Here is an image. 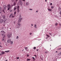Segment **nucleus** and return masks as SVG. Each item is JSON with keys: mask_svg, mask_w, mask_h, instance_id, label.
<instances>
[{"mask_svg": "<svg viewBox=\"0 0 61 61\" xmlns=\"http://www.w3.org/2000/svg\"><path fill=\"white\" fill-rule=\"evenodd\" d=\"M5 33L4 31L2 30L0 32V35L1 36H5V34H5Z\"/></svg>", "mask_w": 61, "mask_h": 61, "instance_id": "obj_1", "label": "nucleus"}, {"mask_svg": "<svg viewBox=\"0 0 61 61\" xmlns=\"http://www.w3.org/2000/svg\"><path fill=\"white\" fill-rule=\"evenodd\" d=\"M17 25H17L15 27H16V28H19L20 27L21 24L19 23H18L17 24Z\"/></svg>", "mask_w": 61, "mask_h": 61, "instance_id": "obj_2", "label": "nucleus"}, {"mask_svg": "<svg viewBox=\"0 0 61 61\" xmlns=\"http://www.w3.org/2000/svg\"><path fill=\"white\" fill-rule=\"evenodd\" d=\"M6 21V20L5 19L4 20H3V19H1L0 20V24H1V23H2L3 22H4V23H5V21Z\"/></svg>", "mask_w": 61, "mask_h": 61, "instance_id": "obj_3", "label": "nucleus"}, {"mask_svg": "<svg viewBox=\"0 0 61 61\" xmlns=\"http://www.w3.org/2000/svg\"><path fill=\"white\" fill-rule=\"evenodd\" d=\"M8 7V10H9L10 9H11V6H10V4H9L7 5Z\"/></svg>", "mask_w": 61, "mask_h": 61, "instance_id": "obj_4", "label": "nucleus"}, {"mask_svg": "<svg viewBox=\"0 0 61 61\" xmlns=\"http://www.w3.org/2000/svg\"><path fill=\"white\" fill-rule=\"evenodd\" d=\"M12 36V34L11 33H10L9 34H8L7 35L8 37V38H10L11 36Z\"/></svg>", "mask_w": 61, "mask_h": 61, "instance_id": "obj_5", "label": "nucleus"}, {"mask_svg": "<svg viewBox=\"0 0 61 61\" xmlns=\"http://www.w3.org/2000/svg\"><path fill=\"white\" fill-rule=\"evenodd\" d=\"M17 7V12H19V11H20L19 9V6H18Z\"/></svg>", "mask_w": 61, "mask_h": 61, "instance_id": "obj_6", "label": "nucleus"}, {"mask_svg": "<svg viewBox=\"0 0 61 61\" xmlns=\"http://www.w3.org/2000/svg\"><path fill=\"white\" fill-rule=\"evenodd\" d=\"M6 7L5 5H4L3 6V7H2V9H3V10H5V9L6 8Z\"/></svg>", "mask_w": 61, "mask_h": 61, "instance_id": "obj_7", "label": "nucleus"}, {"mask_svg": "<svg viewBox=\"0 0 61 61\" xmlns=\"http://www.w3.org/2000/svg\"><path fill=\"white\" fill-rule=\"evenodd\" d=\"M22 19V18H20V19L19 18V20L18 21V23H20V22Z\"/></svg>", "mask_w": 61, "mask_h": 61, "instance_id": "obj_8", "label": "nucleus"}, {"mask_svg": "<svg viewBox=\"0 0 61 61\" xmlns=\"http://www.w3.org/2000/svg\"><path fill=\"white\" fill-rule=\"evenodd\" d=\"M7 41L8 43H9L10 42H11V39H8V40Z\"/></svg>", "mask_w": 61, "mask_h": 61, "instance_id": "obj_9", "label": "nucleus"}, {"mask_svg": "<svg viewBox=\"0 0 61 61\" xmlns=\"http://www.w3.org/2000/svg\"><path fill=\"white\" fill-rule=\"evenodd\" d=\"M17 3V2H14V3L13 5V6H15V5L16 4V3Z\"/></svg>", "mask_w": 61, "mask_h": 61, "instance_id": "obj_10", "label": "nucleus"}, {"mask_svg": "<svg viewBox=\"0 0 61 61\" xmlns=\"http://www.w3.org/2000/svg\"><path fill=\"white\" fill-rule=\"evenodd\" d=\"M3 36V38L2 39V41H4L5 40V38H5V36Z\"/></svg>", "mask_w": 61, "mask_h": 61, "instance_id": "obj_11", "label": "nucleus"}, {"mask_svg": "<svg viewBox=\"0 0 61 61\" xmlns=\"http://www.w3.org/2000/svg\"><path fill=\"white\" fill-rule=\"evenodd\" d=\"M48 11H50V12H51V11H52V9H49V8L48 9Z\"/></svg>", "mask_w": 61, "mask_h": 61, "instance_id": "obj_12", "label": "nucleus"}, {"mask_svg": "<svg viewBox=\"0 0 61 61\" xmlns=\"http://www.w3.org/2000/svg\"><path fill=\"white\" fill-rule=\"evenodd\" d=\"M61 9V8L60 7H59L58 8V11H60V10Z\"/></svg>", "mask_w": 61, "mask_h": 61, "instance_id": "obj_13", "label": "nucleus"}, {"mask_svg": "<svg viewBox=\"0 0 61 61\" xmlns=\"http://www.w3.org/2000/svg\"><path fill=\"white\" fill-rule=\"evenodd\" d=\"M13 15V14H11L10 16V18H11L12 17V16Z\"/></svg>", "mask_w": 61, "mask_h": 61, "instance_id": "obj_14", "label": "nucleus"}, {"mask_svg": "<svg viewBox=\"0 0 61 61\" xmlns=\"http://www.w3.org/2000/svg\"><path fill=\"white\" fill-rule=\"evenodd\" d=\"M2 17L3 19H5V15H4L2 16Z\"/></svg>", "mask_w": 61, "mask_h": 61, "instance_id": "obj_15", "label": "nucleus"}, {"mask_svg": "<svg viewBox=\"0 0 61 61\" xmlns=\"http://www.w3.org/2000/svg\"><path fill=\"white\" fill-rule=\"evenodd\" d=\"M1 53L2 55H3V54H5V52H1Z\"/></svg>", "mask_w": 61, "mask_h": 61, "instance_id": "obj_16", "label": "nucleus"}, {"mask_svg": "<svg viewBox=\"0 0 61 61\" xmlns=\"http://www.w3.org/2000/svg\"><path fill=\"white\" fill-rule=\"evenodd\" d=\"M25 50H27V49H28V48H27V47H25Z\"/></svg>", "mask_w": 61, "mask_h": 61, "instance_id": "obj_17", "label": "nucleus"}, {"mask_svg": "<svg viewBox=\"0 0 61 61\" xmlns=\"http://www.w3.org/2000/svg\"><path fill=\"white\" fill-rule=\"evenodd\" d=\"M55 26H57V25H58V24L57 22H56V23L55 24Z\"/></svg>", "mask_w": 61, "mask_h": 61, "instance_id": "obj_18", "label": "nucleus"}, {"mask_svg": "<svg viewBox=\"0 0 61 61\" xmlns=\"http://www.w3.org/2000/svg\"><path fill=\"white\" fill-rule=\"evenodd\" d=\"M13 41H11L10 42V44L11 45H12L13 44Z\"/></svg>", "mask_w": 61, "mask_h": 61, "instance_id": "obj_19", "label": "nucleus"}, {"mask_svg": "<svg viewBox=\"0 0 61 61\" xmlns=\"http://www.w3.org/2000/svg\"><path fill=\"white\" fill-rule=\"evenodd\" d=\"M32 58H33V59L34 60H36L35 59V57H32Z\"/></svg>", "mask_w": 61, "mask_h": 61, "instance_id": "obj_20", "label": "nucleus"}, {"mask_svg": "<svg viewBox=\"0 0 61 61\" xmlns=\"http://www.w3.org/2000/svg\"><path fill=\"white\" fill-rule=\"evenodd\" d=\"M45 53H49V52L48 51H46L45 52Z\"/></svg>", "mask_w": 61, "mask_h": 61, "instance_id": "obj_21", "label": "nucleus"}, {"mask_svg": "<svg viewBox=\"0 0 61 61\" xmlns=\"http://www.w3.org/2000/svg\"><path fill=\"white\" fill-rule=\"evenodd\" d=\"M34 27H35V28H36V25H34Z\"/></svg>", "mask_w": 61, "mask_h": 61, "instance_id": "obj_22", "label": "nucleus"}, {"mask_svg": "<svg viewBox=\"0 0 61 61\" xmlns=\"http://www.w3.org/2000/svg\"><path fill=\"white\" fill-rule=\"evenodd\" d=\"M17 8H15V7L14 8V10H16V9Z\"/></svg>", "mask_w": 61, "mask_h": 61, "instance_id": "obj_23", "label": "nucleus"}, {"mask_svg": "<svg viewBox=\"0 0 61 61\" xmlns=\"http://www.w3.org/2000/svg\"><path fill=\"white\" fill-rule=\"evenodd\" d=\"M9 51H5V52H9Z\"/></svg>", "mask_w": 61, "mask_h": 61, "instance_id": "obj_24", "label": "nucleus"}, {"mask_svg": "<svg viewBox=\"0 0 61 61\" xmlns=\"http://www.w3.org/2000/svg\"><path fill=\"white\" fill-rule=\"evenodd\" d=\"M26 5H28V2H27L26 3Z\"/></svg>", "mask_w": 61, "mask_h": 61, "instance_id": "obj_25", "label": "nucleus"}, {"mask_svg": "<svg viewBox=\"0 0 61 61\" xmlns=\"http://www.w3.org/2000/svg\"><path fill=\"white\" fill-rule=\"evenodd\" d=\"M46 36H47V37H50V36H48V35H46Z\"/></svg>", "mask_w": 61, "mask_h": 61, "instance_id": "obj_26", "label": "nucleus"}, {"mask_svg": "<svg viewBox=\"0 0 61 61\" xmlns=\"http://www.w3.org/2000/svg\"><path fill=\"white\" fill-rule=\"evenodd\" d=\"M54 6H51V9H52L53 8H54Z\"/></svg>", "mask_w": 61, "mask_h": 61, "instance_id": "obj_27", "label": "nucleus"}, {"mask_svg": "<svg viewBox=\"0 0 61 61\" xmlns=\"http://www.w3.org/2000/svg\"><path fill=\"white\" fill-rule=\"evenodd\" d=\"M33 49H34V50H35V49H36V47H34V48H33Z\"/></svg>", "mask_w": 61, "mask_h": 61, "instance_id": "obj_28", "label": "nucleus"}, {"mask_svg": "<svg viewBox=\"0 0 61 61\" xmlns=\"http://www.w3.org/2000/svg\"><path fill=\"white\" fill-rule=\"evenodd\" d=\"M30 59H27V61H30Z\"/></svg>", "mask_w": 61, "mask_h": 61, "instance_id": "obj_29", "label": "nucleus"}, {"mask_svg": "<svg viewBox=\"0 0 61 61\" xmlns=\"http://www.w3.org/2000/svg\"><path fill=\"white\" fill-rule=\"evenodd\" d=\"M20 5H23V3H20Z\"/></svg>", "mask_w": 61, "mask_h": 61, "instance_id": "obj_30", "label": "nucleus"}, {"mask_svg": "<svg viewBox=\"0 0 61 61\" xmlns=\"http://www.w3.org/2000/svg\"><path fill=\"white\" fill-rule=\"evenodd\" d=\"M2 11L4 13H5V11L4 10H2Z\"/></svg>", "mask_w": 61, "mask_h": 61, "instance_id": "obj_31", "label": "nucleus"}, {"mask_svg": "<svg viewBox=\"0 0 61 61\" xmlns=\"http://www.w3.org/2000/svg\"><path fill=\"white\" fill-rule=\"evenodd\" d=\"M49 34H50V36H52V34H51V33H49Z\"/></svg>", "mask_w": 61, "mask_h": 61, "instance_id": "obj_32", "label": "nucleus"}, {"mask_svg": "<svg viewBox=\"0 0 61 61\" xmlns=\"http://www.w3.org/2000/svg\"><path fill=\"white\" fill-rule=\"evenodd\" d=\"M21 17V15H20V18H19L20 19V18Z\"/></svg>", "mask_w": 61, "mask_h": 61, "instance_id": "obj_33", "label": "nucleus"}, {"mask_svg": "<svg viewBox=\"0 0 61 61\" xmlns=\"http://www.w3.org/2000/svg\"><path fill=\"white\" fill-rule=\"evenodd\" d=\"M16 58H17V59H19V57H17Z\"/></svg>", "mask_w": 61, "mask_h": 61, "instance_id": "obj_34", "label": "nucleus"}, {"mask_svg": "<svg viewBox=\"0 0 61 61\" xmlns=\"http://www.w3.org/2000/svg\"><path fill=\"white\" fill-rule=\"evenodd\" d=\"M27 56H28V57L29 56V55L28 54H27Z\"/></svg>", "mask_w": 61, "mask_h": 61, "instance_id": "obj_35", "label": "nucleus"}, {"mask_svg": "<svg viewBox=\"0 0 61 61\" xmlns=\"http://www.w3.org/2000/svg\"><path fill=\"white\" fill-rule=\"evenodd\" d=\"M2 13V11H1V10H0V14H1Z\"/></svg>", "mask_w": 61, "mask_h": 61, "instance_id": "obj_36", "label": "nucleus"}, {"mask_svg": "<svg viewBox=\"0 0 61 61\" xmlns=\"http://www.w3.org/2000/svg\"><path fill=\"white\" fill-rule=\"evenodd\" d=\"M10 12H12V10H10Z\"/></svg>", "mask_w": 61, "mask_h": 61, "instance_id": "obj_37", "label": "nucleus"}, {"mask_svg": "<svg viewBox=\"0 0 61 61\" xmlns=\"http://www.w3.org/2000/svg\"><path fill=\"white\" fill-rule=\"evenodd\" d=\"M16 13V11L15 12H14V15H15Z\"/></svg>", "mask_w": 61, "mask_h": 61, "instance_id": "obj_38", "label": "nucleus"}, {"mask_svg": "<svg viewBox=\"0 0 61 61\" xmlns=\"http://www.w3.org/2000/svg\"><path fill=\"white\" fill-rule=\"evenodd\" d=\"M18 38H19L18 36H17L16 37L17 39H18Z\"/></svg>", "mask_w": 61, "mask_h": 61, "instance_id": "obj_39", "label": "nucleus"}, {"mask_svg": "<svg viewBox=\"0 0 61 61\" xmlns=\"http://www.w3.org/2000/svg\"><path fill=\"white\" fill-rule=\"evenodd\" d=\"M32 33H30V35H32Z\"/></svg>", "mask_w": 61, "mask_h": 61, "instance_id": "obj_40", "label": "nucleus"}, {"mask_svg": "<svg viewBox=\"0 0 61 61\" xmlns=\"http://www.w3.org/2000/svg\"><path fill=\"white\" fill-rule=\"evenodd\" d=\"M52 5V3H51L50 4V5Z\"/></svg>", "mask_w": 61, "mask_h": 61, "instance_id": "obj_41", "label": "nucleus"}, {"mask_svg": "<svg viewBox=\"0 0 61 61\" xmlns=\"http://www.w3.org/2000/svg\"><path fill=\"white\" fill-rule=\"evenodd\" d=\"M60 15H61V11L60 12Z\"/></svg>", "mask_w": 61, "mask_h": 61, "instance_id": "obj_42", "label": "nucleus"}, {"mask_svg": "<svg viewBox=\"0 0 61 61\" xmlns=\"http://www.w3.org/2000/svg\"><path fill=\"white\" fill-rule=\"evenodd\" d=\"M14 16L13 15L12 16V17H14Z\"/></svg>", "mask_w": 61, "mask_h": 61, "instance_id": "obj_43", "label": "nucleus"}, {"mask_svg": "<svg viewBox=\"0 0 61 61\" xmlns=\"http://www.w3.org/2000/svg\"><path fill=\"white\" fill-rule=\"evenodd\" d=\"M0 9H2V8L1 7H0Z\"/></svg>", "mask_w": 61, "mask_h": 61, "instance_id": "obj_44", "label": "nucleus"}, {"mask_svg": "<svg viewBox=\"0 0 61 61\" xmlns=\"http://www.w3.org/2000/svg\"><path fill=\"white\" fill-rule=\"evenodd\" d=\"M34 56H35L36 57L37 56L36 55H34Z\"/></svg>", "mask_w": 61, "mask_h": 61, "instance_id": "obj_45", "label": "nucleus"}, {"mask_svg": "<svg viewBox=\"0 0 61 61\" xmlns=\"http://www.w3.org/2000/svg\"><path fill=\"white\" fill-rule=\"evenodd\" d=\"M59 25H61V23H59Z\"/></svg>", "mask_w": 61, "mask_h": 61, "instance_id": "obj_46", "label": "nucleus"}, {"mask_svg": "<svg viewBox=\"0 0 61 61\" xmlns=\"http://www.w3.org/2000/svg\"><path fill=\"white\" fill-rule=\"evenodd\" d=\"M37 51H38V49H37L36 50Z\"/></svg>", "mask_w": 61, "mask_h": 61, "instance_id": "obj_47", "label": "nucleus"}, {"mask_svg": "<svg viewBox=\"0 0 61 61\" xmlns=\"http://www.w3.org/2000/svg\"><path fill=\"white\" fill-rule=\"evenodd\" d=\"M22 0L23 1H24V2L25 1V0Z\"/></svg>", "mask_w": 61, "mask_h": 61, "instance_id": "obj_48", "label": "nucleus"}, {"mask_svg": "<svg viewBox=\"0 0 61 61\" xmlns=\"http://www.w3.org/2000/svg\"><path fill=\"white\" fill-rule=\"evenodd\" d=\"M15 1L16 2H17V1H18V0H15Z\"/></svg>", "mask_w": 61, "mask_h": 61, "instance_id": "obj_49", "label": "nucleus"}, {"mask_svg": "<svg viewBox=\"0 0 61 61\" xmlns=\"http://www.w3.org/2000/svg\"><path fill=\"white\" fill-rule=\"evenodd\" d=\"M60 49H61V48H59V49H58V50H60Z\"/></svg>", "mask_w": 61, "mask_h": 61, "instance_id": "obj_50", "label": "nucleus"}, {"mask_svg": "<svg viewBox=\"0 0 61 61\" xmlns=\"http://www.w3.org/2000/svg\"><path fill=\"white\" fill-rule=\"evenodd\" d=\"M31 26H33V24H31Z\"/></svg>", "mask_w": 61, "mask_h": 61, "instance_id": "obj_51", "label": "nucleus"}, {"mask_svg": "<svg viewBox=\"0 0 61 61\" xmlns=\"http://www.w3.org/2000/svg\"><path fill=\"white\" fill-rule=\"evenodd\" d=\"M29 10H32V9H30Z\"/></svg>", "mask_w": 61, "mask_h": 61, "instance_id": "obj_52", "label": "nucleus"}, {"mask_svg": "<svg viewBox=\"0 0 61 61\" xmlns=\"http://www.w3.org/2000/svg\"><path fill=\"white\" fill-rule=\"evenodd\" d=\"M0 47H1V48L2 47V46L0 45Z\"/></svg>", "mask_w": 61, "mask_h": 61, "instance_id": "obj_53", "label": "nucleus"}, {"mask_svg": "<svg viewBox=\"0 0 61 61\" xmlns=\"http://www.w3.org/2000/svg\"><path fill=\"white\" fill-rule=\"evenodd\" d=\"M3 26H5V25H3Z\"/></svg>", "mask_w": 61, "mask_h": 61, "instance_id": "obj_54", "label": "nucleus"}, {"mask_svg": "<svg viewBox=\"0 0 61 61\" xmlns=\"http://www.w3.org/2000/svg\"><path fill=\"white\" fill-rule=\"evenodd\" d=\"M13 5H11V6L12 7V6H13Z\"/></svg>", "mask_w": 61, "mask_h": 61, "instance_id": "obj_55", "label": "nucleus"}, {"mask_svg": "<svg viewBox=\"0 0 61 61\" xmlns=\"http://www.w3.org/2000/svg\"><path fill=\"white\" fill-rule=\"evenodd\" d=\"M46 39H47V38H48V37H46Z\"/></svg>", "mask_w": 61, "mask_h": 61, "instance_id": "obj_56", "label": "nucleus"}, {"mask_svg": "<svg viewBox=\"0 0 61 61\" xmlns=\"http://www.w3.org/2000/svg\"><path fill=\"white\" fill-rule=\"evenodd\" d=\"M36 12H38V11H37H37H36Z\"/></svg>", "mask_w": 61, "mask_h": 61, "instance_id": "obj_57", "label": "nucleus"}, {"mask_svg": "<svg viewBox=\"0 0 61 61\" xmlns=\"http://www.w3.org/2000/svg\"><path fill=\"white\" fill-rule=\"evenodd\" d=\"M24 50H22V51H24Z\"/></svg>", "mask_w": 61, "mask_h": 61, "instance_id": "obj_58", "label": "nucleus"}, {"mask_svg": "<svg viewBox=\"0 0 61 61\" xmlns=\"http://www.w3.org/2000/svg\"><path fill=\"white\" fill-rule=\"evenodd\" d=\"M57 52V51H56V52Z\"/></svg>", "mask_w": 61, "mask_h": 61, "instance_id": "obj_59", "label": "nucleus"}, {"mask_svg": "<svg viewBox=\"0 0 61 61\" xmlns=\"http://www.w3.org/2000/svg\"><path fill=\"white\" fill-rule=\"evenodd\" d=\"M45 2H46V0H45Z\"/></svg>", "mask_w": 61, "mask_h": 61, "instance_id": "obj_60", "label": "nucleus"}, {"mask_svg": "<svg viewBox=\"0 0 61 61\" xmlns=\"http://www.w3.org/2000/svg\"><path fill=\"white\" fill-rule=\"evenodd\" d=\"M1 53H0V55H1Z\"/></svg>", "mask_w": 61, "mask_h": 61, "instance_id": "obj_61", "label": "nucleus"}, {"mask_svg": "<svg viewBox=\"0 0 61 61\" xmlns=\"http://www.w3.org/2000/svg\"><path fill=\"white\" fill-rule=\"evenodd\" d=\"M15 22H14V24H15Z\"/></svg>", "mask_w": 61, "mask_h": 61, "instance_id": "obj_62", "label": "nucleus"}, {"mask_svg": "<svg viewBox=\"0 0 61 61\" xmlns=\"http://www.w3.org/2000/svg\"><path fill=\"white\" fill-rule=\"evenodd\" d=\"M60 54H61V52L60 53Z\"/></svg>", "mask_w": 61, "mask_h": 61, "instance_id": "obj_63", "label": "nucleus"}, {"mask_svg": "<svg viewBox=\"0 0 61 61\" xmlns=\"http://www.w3.org/2000/svg\"><path fill=\"white\" fill-rule=\"evenodd\" d=\"M10 29H11V28H10Z\"/></svg>", "mask_w": 61, "mask_h": 61, "instance_id": "obj_64", "label": "nucleus"}]
</instances>
